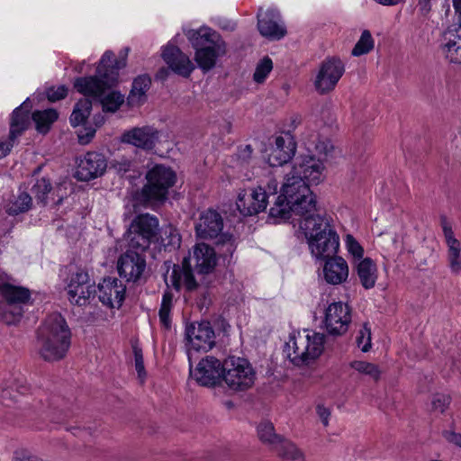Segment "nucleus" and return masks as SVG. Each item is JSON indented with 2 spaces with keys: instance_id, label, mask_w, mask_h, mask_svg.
<instances>
[{
  "instance_id": "1",
  "label": "nucleus",
  "mask_w": 461,
  "mask_h": 461,
  "mask_svg": "<svg viewBox=\"0 0 461 461\" xmlns=\"http://www.w3.org/2000/svg\"><path fill=\"white\" fill-rule=\"evenodd\" d=\"M280 190V195L276 197L275 203L269 210V218L276 222L287 220L293 214L303 220L316 213L315 196L302 176L290 170L285 174Z\"/></svg>"
},
{
  "instance_id": "2",
  "label": "nucleus",
  "mask_w": 461,
  "mask_h": 461,
  "mask_svg": "<svg viewBox=\"0 0 461 461\" xmlns=\"http://www.w3.org/2000/svg\"><path fill=\"white\" fill-rule=\"evenodd\" d=\"M223 219L215 210L209 209L203 214V240L216 239L215 248L203 243V284L205 275L213 273L218 263V256H231L236 249L235 239L228 232H222Z\"/></svg>"
},
{
  "instance_id": "3",
  "label": "nucleus",
  "mask_w": 461,
  "mask_h": 461,
  "mask_svg": "<svg viewBox=\"0 0 461 461\" xmlns=\"http://www.w3.org/2000/svg\"><path fill=\"white\" fill-rule=\"evenodd\" d=\"M300 228L308 240L313 257L323 260L336 257L339 239L327 218L314 213L301 220Z\"/></svg>"
},
{
  "instance_id": "4",
  "label": "nucleus",
  "mask_w": 461,
  "mask_h": 461,
  "mask_svg": "<svg viewBox=\"0 0 461 461\" xmlns=\"http://www.w3.org/2000/svg\"><path fill=\"white\" fill-rule=\"evenodd\" d=\"M39 353L46 361L63 358L70 345V330L57 312L50 314L39 330Z\"/></svg>"
},
{
  "instance_id": "5",
  "label": "nucleus",
  "mask_w": 461,
  "mask_h": 461,
  "mask_svg": "<svg viewBox=\"0 0 461 461\" xmlns=\"http://www.w3.org/2000/svg\"><path fill=\"white\" fill-rule=\"evenodd\" d=\"M323 345V334L303 330L290 337L285 344V352L294 365H308L321 356L324 348Z\"/></svg>"
},
{
  "instance_id": "6",
  "label": "nucleus",
  "mask_w": 461,
  "mask_h": 461,
  "mask_svg": "<svg viewBox=\"0 0 461 461\" xmlns=\"http://www.w3.org/2000/svg\"><path fill=\"white\" fill-rule=\"evenodd\" d=\"M115 79L114 76L111 79H101L97 77H78L75 80L74 87L86 96L99 98L103 110L113 113L124 102V96L119 92L113 91L104 95L105 90L112 86Z\"/></svg>"
},
{
  "instance_id": "7",
  "label": "nucleus",
  "mask_w": 461,
  "mask_h": 461,
  "mask_svg": "<svg viewBox=\"0 0 461 461\" xmlns=\"http://www.w3.org/2000/svg\"><path fill=\"white\" fill-rule=\"evenodd\" d=\"M159 223L156 216L149 213L137 215L131 222L125 240L131 249L144 252L150 244L158 240Z\"/></svg>"
},
{
  "instance_id": "8",
  "label": "nucleus",
  "mask_w": 461,
  "mask_h": 461,
  "mask_svg": "<svg viewBox=\"0 0 461 461\" xmlns=\"http://www.w3.org/2000/svg\"><path fill=\"white\" fill-rule=\"evenodd\" d=\"M146 178L147 184L142 187L140 199L144 203L153 204L167 199L176 176L170 167L156 165L147 173Z\"/></svg>"
},
{
  "instance_id": "9",
  "label": "nucleus",
  "mask_w": 461,
  "mask_h": 461,
  "mask_svg": "<svg viewBox=\"0 0 461 461\" xmlns=\"http://www.w3.org/2000/svg\"><path fill=\"white\" fill-rule=\"evenodd\" d=\"M202 244L197 242L194 246L193 252H189L184 258L181 265H173L172 274L170 276L171 285L179 291L182 286L187 292H193L198 289L199 282L196 276L202 275V263H200L202 254Z\"/></svg>"
},
{
  "instance_id": "10",
  "label": "nucleus",
  "mask_w": 461,
  "mask_h": 461,
  "mask_svg": "<svg viewBox=\"0 0 461 461\" xmlns=\"http://www.w3.org/2000/svg\"><path fill=\"white\" fill-rule=\"evenodd\" d=\"M185 346L189 361L188 386L202 385V321L187 322L185 330Z\"/></svg>"
},
{
  "instance_id": "11",
  "label": "nucleus",
  "mask_w": 461,
  "mask_h": 461,
  "mask_svg": "<svg viewBox=\"0 0 461 461\" xmlns=\"http://www.w3.org/2000/svg\"><path fill=\"white\" fill-rule=\"evenodd\" d=\"M223 380L233 391H245L255 382V372L245 358L231 357L224 362Z\"/></svg>"
},
{
  "instance_id": "12",
  "label": "nucleus",
  "mask_w": 461,
  "mask_h": 461,
  "mask_svg": "<svg viewBox=\"0 0 461 461\" xmlns=\"http://www.w3.org/2000/svg\"><path fill=\"white\" fill-rule=\"evenodd\" d=\"M345 72L344 63L337 57L324 59L316 75L314 86L323 95L332 91Z\"/></svg>"
},
{
  "instance_id": "13",
  "label": "nucleus",
  "mask_w": 461,
  "mask_h": 461,
  "mask_svg": "<svg viewBox=\"0 0 461 461\" xmlns=\"http://www.w3.org/2000/svg\"><path fill=\"white\" fill-rule=\"evenodd\" d=\"M68 300L72 304L85 306L96 293L95 283L91 282L87 272L77 270L71 275L67 287Z\"/></svg>"
},
{
  "instance_id": "14",
  "label": "nucleus",
  "mask_w": 461,
  "mask_h": 461,
  "mask_svg": "<svg viewBox=\"0 0 461 461\" xmlns=\"http://www.w3.org/2000/svg\"><path fill=\"white\" fill-rule=\"evenodd\" d=\"M227 53V43L213 29L203 25V73L216 66L217 60Z\"/></svg>"
},
{
  "instance_id": "15",
  "label": "nucleus",
  "mask_w": 461,
  "mask_h": 461,
  "mask_svg": "<svg viewBox=\"0 0 461 461\" xmlns=\"http://www.w3.org/2000/svg\"><path fill=\"white\" fill-rule=\"evenodd\" d=\"M351 322V310L347 303L335 302L325 311L324 323L329 334L341 336L345 334Z\"/></svg>"
},
{
  "instance_id": "16",
  "label": "nucleus",
  "mask_w": 461,
  "mask_h": 461,
  "mask_svg": "<svg viewBox=\"0 0 461 461\" xmlns=\"http://www.w3.org/2000/svg\"><path fill=\"white\" fill-rule=\"evenodd\" d=\"M146 268L145 257L142 252L136 249H128L121 255L117 262V269L121 277L128 282H138Z\"/></svg>"
},
{
  "instance_id": "17",
  "label": "nucleus",
  "mask_w": 461,
  "mask_h": 461,
  "mask_svg": "<svg viewBox=\"0 0 461 461\" xmlns=\"http://www.w3.org/2000/svg\"><path fill=\"white\" fill-rule=\"evenodd\" d=\"M237 209L243 216H251L263 212L267 205V194L262 186L242 190L236 201Z\"/></svg>"
},
{
  "instance_id": "18",
  "label": "nucleus",
  "mask_w": 461,
  "mask_h": 461,
  "mask_svg": "<svg viewBox=\"0 0 461 461\" xmlns=\"http://www.w3.org/2000/svg\"><path fill=\"white\" fill-rule=\"evenodd\" d=\"M159 135V131L156 128L145 125L125 131L122 134L121 141L143 150H151L158 141Z\"/></svg>"
},
{
  "instance_id": "19",
  "label": "nucleus",
  "mask_w": 461,
  "mask_h": 461,
  "mask_svg": "<svg viewBox=\"0 0 461 461\" xmlns=\"http://www.w3.org/2000/svg\"><path fill=\"white\" fill-rule=\"evenodd\" d=\"M126 287L115 277H107L98 285V299L109 308H120L124 300Z\"/></svg>"
},
{
  "instance_id": "20",
  "label": "nucleus",
  "mask_w": 461,
  "mask_h": 461,
  "mask_svg": "<svg viewBox=\"0 0 461 461\" xmlns=\"http://www.w3.org/2000/svg\"><path fill=\"white\" fill-rule=\"evenodd\" d=\"M440 223L447 244V259L452 273H461V243L455 238L450 223L445 216L440 218Z\"/></svg>"
},
{
  "instance_id": "21",
  "label": "nucleus",
  "mask_w": 461,
  "mask_h": 461,
  "mask_svg": "<svg viewBox=\"0 0 461 461\" xmlns=\"http://www.w3.org/2000/svg\"><path fill=\"white\" fill-rule=\"evenodd\" d=\"M258 28L260 34L270 40H280L285 33V28L281 23L277 11L270 9L265 13L259 10L258 14Z\"/></svg>"
},
{
  "instance_id": "22",
  "label": "nucleus",
  "mask_w": 461,
  "mask_h": 461,
  "mask_svg": "<svg viewBox=\"0 0 461 461\" xmlns=\"http://www.w3.org/2000/svg\"><path fill=\"white\" fill-rule=\"evenodd\" d=\"M106 167V160L102 154L87 152L78 166L77 176L81 181H88L103 175Z\"/></svg>"
},
{
  "instance_id": "23",
  "label": "nucleus",
  "mask_w": 461,
  "mask_h": 461,
  "mask_svg": "<svg viewBox=\"0 0 461 461\" xmlns=\"http://www.w3.org/2000/svg\"><path fill=\"white\" fill-rule=\"evenodd\" d=\"M295 147V142L291 137H277L268 154L267 163L273 167L286 164L294 155Z\"/></svg>"
},
{
  "instance_id": "24",
  "label": "nucleus",
  "mask_w": 461,
  "mask_h": 461,
  "mask_svg": "<svg viewBox=\"0 0 461 461\" xmlns=\"http://www.w3.org/2000/svg\"><path fill=\"white\" fill-rule=\"evenodd\" d=\"M162 58L169 68L178 75L188 77L193 70L189 58L176 46L167 44L163 50Z\"/></svg>"
},
{
  "instance_id": "25",
  "label": "nucleus",
  "mask_w": 461,
  "mask_h": 461,
  "mask_svg": "<svg viewBox=\"0 0 461 461\" xmlns=\"http://www.w3.org/2000/svg\"><path fill=\"white\" fill-rule=\"evenodd\" d=\"M323 168V164L320 159L312 156H306L297 159L291 171L302 176L305 182L317 184L321 180Z\"/></svg>"
},
{
  "instance_id": "26",
  "label": "nucleus",
  "mask_w": 461,
  "mask_h": 461,
  "mask_svg": "<svg viewBox=\"0 0 461 461\" xmlns=\"http://www.w3.org/2000/svg\"><path fill=\"white\" fill-rule=\"evenodd\" d=\"M323 274L327 283L339 285L345 282L348 276V264L340 257L327 259L323 267Z\"/></svg>"
},
{
  "instance_id": "27",
  "label": "nucleus",
  "mask_w": 461,
  "mask_h": 461,
  "mask_svg": "<svg viewBox=\"0 0 461 461\" xmlns=\"http://www.w3.org/2000/svg\"><path fill=\"white\" fill-rule=\"evenodd\" d=\"M355 268L361 285L366 290L374 288L378 277L376 264L370 258H365L356 263Z\"/></svg>"
},
{
  "instance_id": "28",
  "label": "nucleus",
  "mask_w": 461,
  "mask_h": 461,
  "mask_svg": "<svg viewBox=\"0 0 461 461\" xmlns=\"http://www.w3.org/2000/svg\"><path fill=\"white\" fill-rule=\"evenodd\" d=\"M224 364L214 357L203 358V386H214L223 380Z\"/></svg>"
},
{
  "instance_id": "29",
  "label": "nucleus",
  "mask_w": 461,
  "mask_h": 461,
  "mask_svg": "<svg viewBox=\"0 0 461 461\" xmlns=\"http://www.w3.org/2000/svg\"><path fill=\"white\" fill-rule=\"evenodd\" d=\"M32 108L30 100L27 99L16 108L12 114L10 124V138L15 140L27 128L29 123V112Z\"/></svg>"
},
{
  "instance_id": "30",
  "label": "nucleus",
  "mask_w": 461,
  "mask_h": 461,
  "mask_svg": "<svg viewBox=\"0 0 461 461\" xmlns=\"http://www.w3.org/2000/svg\"><path fill=\"white\" fill-rule=\"evenodd\" d=\"M447 42L443 46L446 59L455 64H461V29L459 27L446 33Z\"/></svg>"
},
{
  "instance_id": "31",
  "label": "nucleus",
  "mask_w": 461,
  "mask_h": 461,
  "mask_svg": "<svg viewBox=\"0 0 461 461\" xmlns=\"http://www.w3.org/2000/svg\"><path fill=\"white\" fill-rule=\"evenodd\" d=\"M150 85L151 79L146 75L135 78L127 98L128 104L131 107L143 104L147 100L146 92L149 89Z\"/></svg>"
},
{
  "instance_id": "32",
  "label": "nucleus",
  "mask_w": 461,
  "mask_h": 461,
  "mask_svg": "<svg viewBox=\"0 0 461 461\" xmlns=\"http://www.w3.org/2000/svg\"><path fill=\"white\" fill-rule=\"evenodd\" d=\"M32 206V198L27 192L13 194L5 204L7 214L14 216L28 212Z\"/></svg>"
},
{
  "instance_id": "33",
  "label": "nucleus",
  "mask_w": 461,
  "mask_h": 461,
  "mask_svg": "<svg viewBox=\"0 0 461 461\" xmlns=\"http://www.w3.org/2000/svg\"><path fill=\"white\" fill-rule=\"evenodd\" d=\"M0 289L5 300L7 302L23 306L30 299L29 290L21 286L5 284Z\"/></svg>"
},
{
  "instance_id": "34",
  "label": "nucleus",
  "mask_w": 461,
  "mask_h": 461,
  "mask_svg": "<svg viewBox=\"0 0 461 461\" xmlns=\"http://www.w3.org/2000/svg\"><path fill=\"white\" fill-rule=\"evenodd\" d=\"M23 313V307L18 303L5 301L0 305V320L7 325L16 324Z\"/></svg>"
},
{
  "instance_id": "35",
  "label": "nucleus",
  "mask_w": 461,
  "mask_h": 461,
  "mask_svg": "<svg viewBox=\"0 0 461 461\" xmlns=\"http://www.w3.org/2000/svg\"><path fill=\"white\" fill-rule=\"evenodd\" d=\"M32 117L35 122L36 130L39 132L46 133L49 131L51 124L58 119V113L54 109L35 111Z\"/></svg>"
},
{
  "instance_id": "36",
  "label": "nucleus",
  "mask_w": 461,
  "mask_h": 461,
  "mask_svg": "<svg viewBox=\"0 0 461 461\" xmlns=\"http://www.w3.org/2000/svg\"><path fill=\"white\" fill-rule=\"evenodd\" d=\"M272 449L275 450L283 459L291 461L303 459V455L300 449H298L294 443L282 438H280V442H278Z\"/></svg>"
},
{
  "instance_id": "37",
  "label": "nucleus",
  "mask_w": 461,
  "mask_h": 461,
  "mask_svg": "<svg viewBox=\"0 0 461 461\" xmlns=\"http://www.w3.org/2000/svg\"><path fill=\"white\" fill-rule=\"evenodd\" d=\"M92 102L87 98L80 99L75 105L70 116V123L77 127L86 122L90 115Z\"/></svg>"
},
{
  "instance_id": "38",
  "label": "nucleus",
  "mask_w": 461,
  "mask_h": 461,
  "mask_svg": "<svg viewBox=\"0 0 461 461\" xmlns=\"http://www.w3.org/2000/svg\"><path fill=\"white\" fill-rule=\"evenodd\" d=\"M166 284L167 285V289L164 292L162 302L160 305V309L158 312L159 320L162 325L168 329L171 325V319H170V312L173 307V294L168 290L169 284L167 281V278L165 277Z\"/></svg>"
},
{
  "instance_id": "39",
  "label": "nucleus",
  "mask_w": 461,
  "mask_h": 461,
  "mask_svg": "<svg viewBox=\"0 0 461 461\" xmlns=\"http://www.w3.org/2000/svg\"><path fill=\"white\" fill-rule=\"evenodd\" d=\"M258 436L259 440L267 444L272 449L278 442L281 436L275 432L274 425L269 421H263L258 426Z\"/></svg>"
},
{
  "instance_id": "40",
  "label": "nucleus",
  "mask_w": 461,
  "mask_h": 461,
  "mask_svg": "<svg viewBox=\"0 0 461 461\" xmlns=\"http://www.w3.org/2000/svg\"><path fill=\"white\" fill-rule=\"evenodd\" d=\"M52 190L50 180L46 177L37 179L36 183L32 185V192L34 194L38 203L46 205L48 203V194Z\"/></svg>"
},
{
  "instance_id": "41",
  "label": "nucleus",
  "mask_w": 461,
  "mask_h": 461,
  "mask_svg": "<svg viewBox=\"0 0 461 461\" xmlns=\"http://www.w3.org/2000/svg\"><path fill=\"white\" fill-rule=\"evenodd\" d=\"M374 40L369 31L365 30L360 39L356 43L355 47L352 50L351 54L355 57H358L364 54L370 52L374 49Z\"/></svg>"
},
{
  "instance_id": "42",
  "label": "nucleus",
  "mask_w": 461,
  "mask_h": 461,
  "mask_svg": "<svg viewBox=\"0 0 461 461\" xmlns=\"http://www.w3.org/2000/svg\"><path fill=\"white\" fill-rule=\"evenodd\" d=\"M350 366L358 373L370 376L375 381H377L380 377L381 371L378 366L373 363L366 361H353L350 363Z\"/></svg>"
},
{
  "instance_id": "43",
  "label": "nucleus",
  "mask_w": 461,
  "mask_h": 461,
  "mask_svg": "<svg viewBox=\"0 0 461 461\" xmlns=\"http://www.w3.org/2000/svg\"><path fill=\"white\" fill-rule=\"evenodd\" d=\"M273 68V62L268 58L266 57L257 65L256 70L253 75V79L255 82L261 84L265 81L267 75L271 72Z\"/></svg>"
},
{
  "instance_id": "44",
  "label": "nucleus",
  "mask_w": 461,
  "mask_h": 461,
  "mask_svg": "<svg viewBox=\"0 0 461 461\" xmlns=\"http://www.w3.org/2000/svg\"><path fill=\"white\" fill-rule=\"evenodd\" d=\"M186 36L195 50V61L198 66H202V37L199 31L189 30Z\"/></svg>"
},
{
  "instance_id": "45",
  "label": "nucleus",
  "mask_w": 461,
  "mask_h": 461,
  "mask_svg": "<svg viewBox=\"0 0 461 461\" xmlns=\"http://www.w3.org/2000/svg\"><path fill=\"white\" fill-rule=\"evenodd\" d=\"M113 58L114 54L112 51L108 50L104 52L97 67V75L95 77L101 79H111V77L108 76L107 68L110 67Z\"/></svg>"
},
{
  "instance_id": "46",
  "label": "nucleus",
  "mask_w": 461,
  "mask_h": 461,
  "mask_svg": "<svg viewBox=\"0 0 461 461\" xmlns=\"http://www.w3.org/2000/svg\"><path fill=\"white\" fill-rule=\"evenodd\" d=\"M357 346L363 352H367L371 348V330L365 325L357 337Z\"/></svg>"
},
{
  "instance_id": "47",
  "label": "nucleus",
  "mask_w": 461,
  "mask_h": 461,
  "mask_svg": "<svg viewBox=\"0 0 461 461\" xmlns=\"http://www.w3.org/2000/svg\"><path fill=\"white\" fill-rule=\"evenodd\" d=\"M450 402V397L446 394L437 393L433 395L431 400L432 411L444 412Z\"/></svg>"
},
{
  "instance_id": "48",
  "label": "nucleus",
  "mask_w": 461,
  "mask_h": 461,
  "mask_svg": "<svg viewBox=\"0 0 461 461\" xmlns=\"http://www.w3.org/2000/svg\"><path fill=\"white\" fill-rule=\"evenodd\" d=\"M346 245L348 252L357 258L358 261L363 259L364 249L351 235L347 236Z\"/></svg>"
},
{
  "instance_id": "49",
  "label": "nucleus",
  "mask_w": 461,
  "mask_h": 461,
  "mask_svg": "<svg viewBox=\"0 0 461 461\" xmlns=\"http://www.w3.org/2000/svg\"><path fill=\"white\" fill-rule=\"evenodd\" d=\"M133 354L135 361V369L138 373L139 378L141 380L146 376V371L144 367L142 350L138 346H133Z\"/></svg>"
},
{
  "instance_id": "50",
  "label": "nucleus",
  "mask_w": 461,
  "mask_h": 461,
  "mask_svg": "<svg viewBox=\"0 0 461 461\" xmlns=\"http://www.w3.org/2000/svg\"><path fill=\"white\" fill-rule=\"evenodd\" d=\"M68 88L65 86H59L57 88L50 87L47 90V97L50 102L59 101L66 97Z\"/></svg>"
},
{
  "instance_id": "51",
  "label": "nucleus",
  "mask_w": 461,
  "mask_h": 461,
  "mask_svg": "<svg viewBox=\"0 0 461 461\" xmlns=\"http://www.w3.org/2000/svg\"><path fill=\"white\" fill-rule=\"evenodd\" d=\"M203 351L212 349L215 346V333L210 326L203 324Z\"/></svg>"
},
{
  "instance_id": "52",
  "label": "nucleus",
  "mask_w": 461,
  "mask_h": 461,
  "mask_svg": "<svg viewBox=\"0 0 461 461\" xmlns=\"http://www.w3.org/2000/svg\"><path fill=\"white\" fill-rule=\"evenodd\" d=\"M0 399L5 405H10L13 402H16L17 395L14 393V387L9 385L8 387L4 388L0 393Z\"/></svg>"
},
{
  "instance_id": "53",
  "label": "nucleus",
  "mask_w": 461,
  "mask_h": 461,
  "mask_svg": "<svg viewBox=\"0 0 461 461\" xmlns=\"http://www.w3.org/2000/svg\"><path fill=\"white\" fill-rule=\"evenodd\" d=\"M131 165V161L124 158L120 159L115 158L111 161V167L119 173L129 171Z\"/></svg>"
},
{
  "instance_id": "54",
  "label": "nucleus",
  "mask_w": 461,
  "mask_h": 461,
  "mask_svg": "<svg viewBox=\"0 0 461 461\" xmlns=\"http://www.w3.org/2000/svg\"><path fill=\"white\" fill-rule=\"evenodd\" d=\"M316 411H317V414H318L319 418L321 419L322 424L325 427L328 426L329 425V420H330V409L324 407L323 405L319 404L316 407Z\"/></svg>"
},
{
  "instance_id": "55",
  "label": "nucleus",
  "mask_w": 461,
  "mask_h": 461,
  "mask_svg": "<svg viewBox=\"0 0 461 461\" xmlns=\"http://www.w3.org/2000/svg\"><path fill=\"white\" fill-rule=\"evenodd\" d=\"M443 437L450 443L455 444L461 447V434H457L454 431L446 430L443 432Z\"/></svg>"
},
{
  "instance_id": "56",
  "label": "nucleus",
  "mask_w": 461,
  "mask_h": 461,
  "mask_svg": "<svg viewBox=\"0 0 461 461\" xmlns=\"http://www.w3.org/2000/svg\"><path fill=\"white\" fill-rule=\"evenodd\" d=\"M14 461H41L36 456L30 454L27 451L16 452Z\"/></svg>"
},
{
  "instance_id": "57",
  "label": "nucleus",
  "mask_w": 461,
  "mask_h": 461,
  "mask_svg": "<svg viewBox=\"0 0 461 461\" xmlns=\"http://www.w3.org/2000/svg\"><path fill=\"white\" fill-rule=\"evenodd\" d=\"M11 386L14 389V393L18 396V394H25L29 391V386L20 380L14 381Z\"/></svg>"
},
{
  "instance_id": "58",
  "label": "nucleus",
  "mask_w": 461,
  "mask_h": 461,
  "mask_svg": "<svg viewBox=\"0 0 461 461\" xmlns=\"http://www.w3.org/2000/svg\"><path fill=\"white\" fill-rule=\"evenodd\" d=\"M277 188H278V182H277V180L275 179V178L269 179L267 184V186L263 187V190L267 191V199L269 198L270 195L275 196L276 194Z\"/></svg>"
},
{
  "instance_id": "59",
  "label": "nucleus",
  "mask_w": 461,
  "mask_h": 461,
  "mask_svg": "<svg viewBox=\"0 0 461 461\" xmlns=\"http://www.w3.org/2000/svg\"><path fill=\"white\" fill-rule=\"evenodd\" d=\"M95 133V130L92 129V128L86 129L85 134L78 133L79 143H81L83 145L87 144L94 138Z\"/></svg>"
},
{
  "instance_id": "60",
  "label": "nucleus",
  "mask_w": 461,
  "mask_h": 461,
  "mask_svg": "<svg viewBox=\"0 0 461 461\" xmlns=\"http://www.w3.org/2000/svg\"><path fill=\"white\" fill-rule=\"evenodd\" d=\"M169 239H170V240L168 242V245H170L173 248L180 247L181 237L176 230H173V229L170 230Z\"/></svg>"
},
{
  "instance_id": "61",
  "label": "nucleus",
  "mask_w": 461,
  "mask_h": 461,
  "mask_svg": "<svg viewBox=\"0 0 461 461\" xmlns=\"http://www.w3.org/2000/svg\"><path fill=\"white\" fill-rule=\"evenodd\" d=\"M14 140H11L5 142H0V158L5 157L14 146Z\"/></svg>"
},
{
  "instance_id": "62",
  "label": "nucleus",
  "mask_w": 461,
  "mask_h": 461,
  "mask_svg": "<svg viewBox=\"0 0 461 461\" xmlns=\"http://www.w3.org/2000/svg\"><path fill=\"white\" fill-rule=\"evenodd\" d=\"M430 2L431 0H419L418 6L421 15L427 16L429 14L431 10Z\"/></svg>"
},
{
  "instance_id": "63",
  "label": "nucleus",
  "mask_w": 461,
  "mask_h": 461,
  "mask_svg": "<svg viewBox=\"0 0 461 461\" xmlns=\"http://www.w3.org/2000/svg\"><path fill=\"white\" fill-rule=\"evenodd\" d=\"M217 24L221 29H222L224 31H229V32H233L236 27L234 23H232L230 21H227V20H219Z\"/></svg>"
},
{
  "instance_id": "64",
  "label": "nucleus",
  "mask_w": 461,
  "mask_h": 461,
  "mask_svg": "<svg viewBox=\"0 0 461 461\" xmlns=\"http://www.w3.org/2000/svg\"><path fill=\"white\" fill-rule=\"evenodd\" d=\"M253 152V149L250 145H246L243 149L240 150V158L243 160H248L250 158Z\"/></svg>"
}]
</instances>
